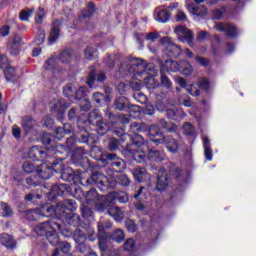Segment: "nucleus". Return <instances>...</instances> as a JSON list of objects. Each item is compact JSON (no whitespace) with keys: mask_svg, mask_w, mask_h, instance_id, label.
<instances>
[{"mask_svg":"<svg viewBox=\"0 0 256 256\" xmlns=\"http://www.w3.org/2000/svg\"><path fill=\"white\" fill-rule=\"evenodd\" d=\"M57 229L58 231H61V225L58 223H55L53 221L51 222H44L41 224H38L35 227V233L37 235L43 236L46 235V238L48 239L49 243L51 245L57 246L59 245V235H57Z\"/></svg>","mask_w":256,"mask_h":256,"instance_id":"f257e3e1","label":"nucleus"},{"mask_svg":"<svg viewBox=\"0 0 256 256\" xmlns=\"http://www.w3.org/2000/svg\"><path fill=\"white\" fill-rule=\"evenodd\" d=\"M92 181H94V183H97V185H101L102 187H107L108 185V187H111L112 189L117 186V183L123 185L124 187H127L130 183L129 178L125 175H121L118 178H107L105 175L99 172L92 175Z\"/></svg>","mask_w":256,"mask_h":256,"instance_id":"f03ea898","label":"nucleus"},{"mask_svg":"<svg viewBox=\"0 0 256 256\" xmlns=\"http://www.w3.org/2000/svg\"><path fill=\"white\" fill-rule=\"evenodd\" d=\"M186 9L188 13L194 17L195 21H201L205 19L209 13V10L206 6L189 3V0H186Z\"/></svg>","mask_w":256,"mask_h":256,"instance_id":"7ed1b4c3","label":"nucleus"},{"mask_svg":"<svg viewBox=\"0 0 256 256\" xmlns=\"http://www.w3.org/2000/svg\"><path fill=\"white\" fill-rule=\"evenodd\" d=\"M174 32L176 33L179 41L182 43H188V45L193 46V32L187 29V27L182 25L177 26L174 29Z\"/></svg>","mask_w":256,"mask_h":256,"instance_id":"20e7f679","label":"nucleus"},{"mask_svg":"<svg viewBox=\"0 0 256 256\" xmlns=\"http://www.w3.org/2000/svg\"><path fill=\"white\" fill-rule=\"evenodd\" d=\"M133 159L137 163H141L142 161H145V153L149 151V147L147 144L142 143L140 146L137 147V144L133 145Z\"/></svg>","mask_w":256,"mask_h":256,"instance_id":"39448f33","label":"nucleus"},{"mask_svg":"<svg viewBox=\"0 0 256 256\" xmlns=\"http://www.w3.org/2000/svg\"><path fill=\"white\" fill-rule=\"evenodd\" d=\"M153 17L158 23H167L171 17V14L165 9V7L159 6L155 8Z\"/></svg>","mask_w":256,"mask_h":256,"instance_id":"423d86ee","label":"nucleus"},{"mask_svg":"<svg viewBox=\"0 0 256 256\" xmlns=\"http://www.w3.org/2000/svg\"><path fill=\"white\" fill-rule=\"evenodd\" d=\"M161 44L165 47L166 51H169L174 57L181 55V49L179 46L174 45L169 37H164L161 39Z\"/></svg>","mask_w":256,"mask_h":256,"instance_id":"0eeeda50","label":"nucleus"},{"mask_svg":"<svg viewBox=\"0 0 256 256\" xmlns=\"http://www.w3.org/2000/svg\"><path fill=\"white\" fill-rule=\"evenodd\" d=\"M8 51L10 55H13L14 57L21 53V37L14 36L10 39L8 44Z\"/></svg>","mask_w":256,"mask_h":256,"instance_id":"6e6552de","label":"nucleus"},{"mask_svg":"<svg viewBox=\"0 0 256 256\" xmlns=\"http://www.w3.org/2000/svg\"><path fill=\"white\" fill-rule=\"evenodd\" d=\"M160 71L162 73H167L169 71L172 73H177V71H181V64L173 60H166L165 63L161 66Z\"/></svg>","mask_w":256,"mask_h":256,"instance_id":"1a4fd4ad","label":"nucleus"},{"mask_svg":"<svg viewBox=\"0 0 256 256\" xmlns=\"http://www.w3.org/2000/svg\"><path fill=\"white\" fill-rule=\"evenodd\" d=\"M216 29L217 31H225L226 35H228V37H235V35H238L239 30H237V28L231 24H216Z\"/></svg>","mask_w":256,"mask_h":256,"instance_id":"9d476101","label":"nucleus"},{"mask_svg":"<svg viewBox=\"0 0 256 256\" xmlns=\"http://www.w3.org/2000/svg\"><path fill=\"white\" fill-rule=\"evenodd\" d=\"M45 211L49 213L51 209L43 207L42 209L30 210L26 213V219H28V221H35V219H39V217H45Z\"/></svg>","mask_w":256,"mask_h":256,"instance_id":"9b49d317","label":"nucleus"},{"mask_svg":"<svg viewBox=\"0 0 256 256\" xmlns=\"http://www.w3.org/2000/svg\"><path fill=\"white\" fill-rule=\"evenodd\" d=\"M156 189L158 191H165V189H167V172H165V170H161L158 173Z\"/></svg>","mask_w":256,"mask_h":256,"instance_id":"f8f14e48","label":"nucleus"},{"mask_svg":"<svg viewBox=\"0 0 256 256\" xmlns=\"http://www.w3.org/2000/svg\"><path fill=\"white\" fill-rule=\"evenodd\" d=\"M203 147H204V155L207 161L213 160V151L211 150V142L209 141L208 137H203Z\"/></svg>","mask_w":256,"mask_h":256,"instance_id":"ddd939ff","label":"nucleus"},{"mask_svg":"<svg viewBox=\"0 0 256 256\" xmlns=\"http://www.w3.org/2000/svg\"><path fill=\"white\" fill-rule=\"evenodd\" d=\"M36 171L42 179H51L53 177V168L47 167L45 164H42L41 169Z\"/></svg>","mask_w":256,"mask_h":256,"instance_id":"4468645a","label":"nucleus"},{"mask_svg":"<svg viewBox=\"0 0 256 256\" xmlns=\"http://www.w3.org/2000/svg\"><path fill=\"white\" fill-rule=\"evenodd\" d=\"M0 241L2 245H5V247H7L8 249H13V247H15L16 245L15 240L9 234H2L0 236Z\"/></svg>","mask_w":256,"mask_h":256,"instance_id":"2eb2a0df","label":"nucleus"},{"mask_svg":"<svg viewBox=\"0 0 256 256\" xmlns=\"http://www.w3.org/2000/svg\"><path fill=\"white\" fill-rule=\"evenodd\" d=\"M133 175L135 180L138 181V183H143V181H145V179L149 177L147 175V170L143 168H137L136 170H134Z\"/></svg>","mask_w":256,"mask_h":256,"instance_id":"dca6fc26","label":"nucleus"},{"mask_svg":"<svg viewBox=\"0 0 256 256\" xmlns=\"http://www.w3.org/2000/svg\"><path fill=\"white\" fill-rule=\"evenodd\" d=\"M108 215L113 217L115 219V221H122L123 220V212L118 207H115V206L111 207L108 210Z\"/></svg>","mask_w":256,"mask_h":256,"instance_id":"f3484780","label":"nucleus"},{"mask_svg":"<svg viewBox=\"0 0 256 256\" xmlns=\"http://www.w3.org/2000/svg\"><path fill=\"white\" fill-rule=\"evenodd\" d=\"M179 71L180 73H182V75H185V77H187L193 73V66H191L189 62H181Z\"/></svg>","mask_w":256,"mask_h":256,"instance_id":"a211bd4d","label":"nucleus"},{"mask_svg":"<svg viewBox=\"0 0 256 256\" xmlns=\"http://www.w3.org/2000/svg\"><path fill=\"white\" fill-rule=\"evenodd\" d=\"M13 215V211L7 204L1 202L0 203V217H11Z\"/></svg>","mask_w":256,"mask_h":256,"instance_id":"6ab92c4d","label":"nucleus"},{"mask_svg":"<svg viewBox=\"0 0 256 256\" xmlns=\"http://www.w3.org/2000/svg\"><path fill=\"white\" fill-rule=\"evenodd\" d=\"M105 227L101 224L98 225V235H99V247L101 249V251H105V246L103 245V241H105V239L103 237H105Z\"/></svg>","mask_w":256,"mask_h":256,"instance_id":"aec40b11","label":"nucleus"},{"mask_svg":"<svg viewBox=\"0 0 256 256\" xmlns=\"http://www.w3.org/2000/svg\"><path fill=\"white\" fill-rule=\"evenodd\" d=\"M3 71L7 81H13V79H15V68L11 67V65H8L7 68H3Z\"/></svg>","mask_w":256,"mask_h":256,"instance_id":"412c9836","label":"nucleus"},{"mask_svg":"<svg viewBox=\"0 0 256 256\" xmlns=\"http://www.w3.org/2000/svg\"><path fill=\"white\" fill-rule=\"evenodd\" d=\"M58 39H59V30H58V28L53 27L50 32L48 41H49L50 45H53V43H55Z\"/></svg>","mask_w":256,"mask_h":256,"instance_id":"4be33fe9","label":"nucleus"},{"mask_svg":"<svg viewBox=\"0 0 256 256\" xmlns=\"http://www.w3.org/2000/svg\"><path fill=\"white\" fill-rule=\"evenodd\" d=\"M109 159H111L113 161L112 162L113 167H125V161H123L122 159H117V155L110 154ZM115 159H117V160H115Z\"/></svg>","mask_w":256,"mask_h":256,"instance_id":"5701e85b","label":"nucleus"},{"mask_svg":"<svg viewBox=\"0 0 256 256\" xmlns=\"http://www.w3.org/2000/svg\"><path fill=\"white\" fill-rule=\"evenodd\" d=\"M96 56H97V49H95V47H88V48H86V50H85V57H86V59L91 61Z\"/></svg>","mask_w":256,"mask_h":256,"instance_id":"b1692460","label":"nucleus"},{"mask_svg":"<svg viewBox=\"0 0 256 256\" xmlns=\"http://www.w3.org/2000/svg\"><path fill=\"white\" fill-rule=\"evenodd\" d=\"M115 105L116 109H118L119 111H123V109L127 107V100L124 97H121L118 100H116Z\"/></svg>","mask_w":256,"mask_h":256,"instance_id":"393cba45","label":"nucleus"},{"mask_svg":"<svg viewBox=\"0 0 256 256\" xmlns=\"http://www.w3.org/2000/svg\"><path fill=\"white\" fill-rule=\"evenodd\" d=\"M43 19H45V10L43 8H38L36 12L35 22L43 23Z\"/></svg>","mask_w":256,"mask_h":256,"instance_id":"a878e982","label":"nucleus"},{"mask_svg":"<svg viewBox=\"0 0 256 256\" xmlns=\"http://www.w3.org/2000/svg\"><path fill=\"white\" fill-rule=\"evenodd\" d=\"M34 43L36 45H43V43H45V31L44 30H40L39 34L36 36Z\"/></svg>","mask_w":256,"mask_h":256,"instance_id":"bb28decb","label":"nucleus"},{"mask_svg":"<svg viewBox=\"0 0 256 256\" xmlns=\"http://www.w3.org/2000/svg\"><path fill=\"white\" fill-rule=\"evenodd\" d=\"M167 149L168 151H170V153H175L177 149H179V146L177 145V141H175L174 139L170 140L167 143Z\"/></svg>","mask_w":256,"mask_h":256,"instance_id":"cd10ccee","label":"nucleus"},{"mask_svg":"<svg viewBox=\"0 0 256 256\" xmlns=\"http://www.w3.org/2000/svg\"><path fill=\"white\" fill-rule=\"evenodd\" d=\"M60 60L62 63H69L71 61V52L69 50L63 51L60 54Z\"/></svg>","mask_w":256,"mask_h":256,"instance_id":"c85d7f7f","label":"nucleus"},{"mask_svg":"<svg viewBox=\"0 0 256 256\" xmlns=\"http://www.w3.org/2000/svg\"><path fill=\"white\" fill-rule=\"evenodd\" d=\"M9 65V59L5 54H0V68L7 69Z\"/></svg>","mask_w":256,"mask_h":256,"instance_id":"c756f323","label":"nucleus"},{"mask_svg":"<svg viewBox=\"0 0 256 256\" xmlns=\"http://www.w3.org/2000/svg\"><path fill=\"white\" fill-rule=\"evenodd\" d=\"M124 249L126 251H133L135 249V240L134 239H128L124 243Z\"/></svg>","mask_w":256,"mask_h":256,"instance_id":"7c9ffc66","label":"nucleus"},{"mask_svg":"<svg viewBox=\"0 0 256 256\" xmlns=\"http://www.w3.org/2000/svg\"><path fill=\"white\" fill-rule=\"evenodd\" d=\"M145 85L148 89H155V87H157V84L155 83V78L153 77L145 78Z\"/></svg>","mask_w":256,"mask_h":256,"instance_id":"2f4dec72","label":"nucleus"},{"mask_svg":"<svg viewBox=\"0 0 256 256\" xmlns=\"http://www.w3.org/2000/svg\"><path fill=\"white\" fill-rule=\"evenodd\" d=\"M44 69L49 71L51 69H55V58L48 59L44 64Z\"/></svg>","mask_w":256,"mask_h":256,"instance_id":"473e14b6","label":"nucleus"},{"mask_svg":"<svg viewBox=\"0 0 256 256\" xmlns=\"http://www.w3.org/2000/svg\"><path fill=\"white\" fill-rule=\"evenodd\" d=\"M31 15H33V10H24L20 13V19L21 21H28Z\"/></svg>","mask_w":256,"mask_h":256,"instance_id":"72a5a7b5","label":"nucleus"},{"mask_svg":"<svg viewBox=\"0 0 256 256\" xmlns=\"http://www.w3.org/2000/svg\"><path fill=\"white\" fill-rule=\"evenodd\" d=\"M23 171H25V173H33V171H35V166L31 162H24Z\"/></svg>","mask_w":256,"mask_h":256,"instance_id":"f704fd0d","label":"nucleus"},{"mask_svg":"<svg viewBox=\"0 0 256 256\" xmlns=\"http://www.w3.org/2000/svg\"><path fill=\"white\" fill-rule=\"evenodd\" d=\"M114 239L117 243H121V241L125 239V234L123 233V230H117L114 234Z\"/></svg>","mask_w":256,"mask_h":256,"instance_id":"c9c22d12","label":"nucleus"},{"mask_svg":"<svg viewBox=\"0 0 256 256\" xmlns=\"http://www.w3.org/2000/svg\"><path fill=\"white\" fill-rule=\"evenodd\" d=\"M148 158L157 161V159H161V152L151 150L148 152Z\"/></svg>","mask_w":256,"mask_h":256,"instance_id":"e433bc0d","label":"nucleus"},{"mask_svg":"<svg viewBox=\"0 0 256 256\" xmlns=\"http://www.w3.org/2000/svg\"><path fill=\"white\" fill-rule=\"evenodd\" d=\"M158 38H159V34L155 32H151L146 35V41H148L149 43H154V41Z\"/></svg>","mask_w":256,"mask_h":256,"instance_id":"4c0bfd02","label":"nucleus"},{"mask_svg":"<svg viewBox=\"0 0 256 256\" xmlns=\"http://www.w3.org/2000/svg\"><path fill=\"white\" fill-rule=\"evenodd\" d=\"M161 82L164 87H171V80L165 76V72H161Z\"/></svg>","mask_w":256,"mask_h":256,"instance_id":"58836bf2","label":"nucleus"},{"mask_svg":"<svg viewBox=\"0 0 256 256\" xmlns=\"http://www.w3.org/2000/svg\"><path fill=\"white\" fill-rule=\"evenodd\" d=\"M176 21H187V14L181 10H178L176 14Z\"/></svg>","mask_w":256,"mask_h":256,"instance_id":"ea45409f","label":"nucleus"},{"mask_svg":"<svg viewBox=\"0 0 256 256\" xmlns=\"http://www.w3.org/2000/svg\"><path fill=\"white\" fill-rule=\"evenodd\" d=\"M134 99H136V101H139L140 103H145L147 101V96L142 93H136L134 94Z\"/></svg>","mask_w":256,"mask_h":256,"instance_id":"a19ab883","label":"nucleus"},{"mask_svg":"<svg viewBox=\"0 0 256 256\" xmlns=\"http://www.w3.org/2000/svg\"><path fill=\"white\" fill-rule=\"evenodd\" d=\"M149 135H151V137H157L161 135L159 133V128L157 126H151L149 129Z\"/></svg>","mask_w":256,"mask_h":256,"instance_id":"79ce46f5","label":"nucleus"},{"mask_svg":"<svg viewBox=\"0 0 256 256\" xmlns=\"http://www.w3.org/2000/svg\"><path fill=\"white\" fill-rule=\"evenodd\" d=\"M12 135L16 139H19V137H21V128H19V126H14L12 129Z\"/></svg>","mask_w":256,"mask_h":256,"instance_id":"37998d69","label":"nucleus"},{"mask_svg":"<svg viewBox=\"0 0 256 256\" xmlns=\"http://www.w3.org/2000/svg\"><path fill=\"white\" fill-rule=\"evenodd\" d=\"M61 251H63V253H69L71 251V244L67 242L62 243Z\"/></svg>","mask_w":256,"mask_h":256,"instance_id":"c03bdc74","label":"nucleus"},{"mask_svg":"<svg viewBox=\"0 0 256 256\" xmlns=\"http://www.w3.org/2000/svg\"><path fill=\"white\" fill-rule=\"evenodd\" d=\"M118 201L120 203H127V201H129V196L125 193H121L119 196H118Z\"/></svg>","mask_w":256,"mask_h":256,"instance_id":"a18cd8bd","label":"nucleus"},{"mask_svg":"<svg viewBox=\"0 0 256 256\" xmlns=\"http://www.w3.org/2000/svg\"><path fill=\"white\" fill-rule=\"evenodd\" d=\"M32 127H33V122H31V121L23 123V129H24V131H26V133H29V131H31Z\"/></svg>","mask_w":256,"mask_h":256,"instance_id":"49530a36","label":"nucleus"},{"mask_svg":"<svg viewBox=\"0 0 256 256\" xmlns=\"http://www.w3.org/2000/svg\"><path fill=\"white\" fill-rule=\"evenodd\" d=\"M9 26H4L2 28H0V34L2 35V37H7V35L9 34Z\"/></svg>","mask_w":256,"mask_h":256,"instance_id":"de8ad7c7","label":"nucleus"},{"mask_svg":"<svg viewBox=\"0 0 256 256\" xmlns=\"http://www.w3.org/2000/svg\"><path fill=\"white\" fill-rule=\"evenodd\" d=\"M93 98L96 103H101V101L103 100V94L96 92L94 93Z\"/></svg>","mask_w":256,"mask_h":256,"instance_id":"09e8293b","label":"nucleus"},{"mask_svg":"<svg viewBox=\"0 0 256 256\" xmlns=\"http://www.w3.org/2000/svg\"><path fill=\"white\" fill-rule=\"evenodd\" d=\"M200 89H208L209 88V81L207 79H202L199 84Z\"/></svg>","mask_w":256,"mask_h":256,"instance_id":"8fccbe9b","label":"nucleus"},{"mask_svg":"<svg viewBox=\"0 0 256 256\" xmlns=\"http://www.w3.org/2000/svg\"><path fill=\"white\" fill-rule=\"evenodd\" d=\"M184 129H185V133L187 135H191L192 131H193V125L189 124V123H186L184 125Z\"/></svg>","mask_w":256,"mask_h":256,"instance_id":"3c124183","label":"nucleus"},{"mask_svg":"<svg viewBox=\"0 0 256 256\" xmlns=\"http://www.w3.org/2000/svg\"><path fill=\"white\" fill-rule=\"evenodd\" d=\"M95 81V73H91L88 80H87V85H89V87H93V82Z\"/></svg>","mask_w":256,"mask_h":256,"instance_id":"603ef678","label":"nucleus"},{"mask_svg":"<svg viewBox=\"0 0 256 256\" xmlns=\"http://www.w3.org/2000/svg\"><path fill=\"white\" fill-rule=\"evenodd\" d=\"M87 9H88L89 13L88 14H84V17H91L93 12L95 11V7L93 6V4H89Z\"/></svg>","mask_w":256,"mask_h":256,"instance_id":"864d4df0","label":"nucleus"},{"mask_svg":"<svg viewBox=\"0 0 256 256\" xmlns=\"http://www.w3.org/2000/svg\"><path fill=\"white\" fill-rule=\"evenodd\" d=\"M190 95L193 97H198L199 95V90H196V88L192 85L191 88L189 89Z\"/></svg>","mask_w":256,"mask_h":256,"instance_id":"5fc2aeb1","label":"nucleus"},{"mask_svg":"<svg viewBox=\"0 0 256 256\" xmlns=\"http://www.w3.org/2000/svg\"><path fill=\"white\" fill-rule=\"evenodd\" d=\"M71 93H73V90L71 89V86H66V87H64V89H63V94H64L66 97H69V95H71Z\"/></svg>","mask_w":256,"mask_h":256,"instance_id":"6e6d98bb","label":"nucleus"},{"mask_svg":"<svg viewBox=\"0 0 256 256\" xmlns=\"http://www.w3.org/2000/svg\"><path fill=\"white\" fill-rule=\"evenodd\" d=\"M176 83L180 85V87H185L187 85V82H185V79L178 77L175 79Z\"/></svg>","mask_w":256,"mask_h":256,"instance_id":"4d7b16f0","label":"nucleus"},{"mask_svg":"<svg viewBox=\"0 0 256 256\" xmlns=\"http://www.w3.org/2000/svg\"><path fill=\"white\" fill-rule=\"evenodd\" d=\"M91 197H97V191L95 190H90L86 196V199L88 201H91Z\"/></svg>","mask_w":256,"mask_h":256,"instance_id":"13d9d810","label":"nucleus"},{"mask_svg":"<svg viewBox=\"0 0 256 256\" xmlns=\"http://www.w3.org/2000/svg\"><path fill=\"white\" fill-rule=\"evenodd\" d=\"M214 19H221L223 17V12L221 10H215L213 12Z\"/></svg>","mask_w":256,"mask_h":256,"instance_id":"bf43d9fd","label":"nucleus"},{"mask_svg":"<svg viewBox=\"0 0 256 256\" xmlns=\"http://www.w3.org/2000/svg\"><path fill=\"white\" fill-rule=\"evenodd\" d=\"M207 38V32L201 31L198 33L197 39L198 41H203V39Z\"/></svg>","mask_w":256,"mask_h":256,"instance_id":"052dcab7","label":"nucleus"},{"mask_svg":"<svg viewBox=\"0 0 256 256\" xmlns=\"http://www.w3.org/2000/svg\"><path fill=\"white\" fill-rule=\"evenodd\" d=\"M40 54H41V48L37 47V48L33 49V51H32L33 57H39Z\"/></svg>","mask_w":256,"mask_h":256,"instance_id":"680f3d73","label":"nucleus"},{"mask_svg":"<svg viewBox=\"0 0 256 256\" xmlns=\"http://www.w3.org/2000/svg\"><path fill=\"white\" fill-rule=\"evenodd\" d=\"M196 61H197L200 65H207V63H209V62L207 61V59L201 58V57L196 58Z\"/></svg>","mask_w":256,"mask_h":256,"instance_id":"e2e57ef3","label":"nucleus"},{"mask_svg":"<svg viewBox=\"0 0 256 256\" xmlns=\"http://www.w3.org/2000/svg\"><path fill=\"white\" fill-rule=\"evenodd\" d=\"M85 91H87V88H85V87H80V88H79V90H78V92H77V97H78V99H81V93H82V94H85Z\"/></svg>","mask_w":256,"mask_h":256,"instance_id":"0e129e2a","label":"nucleus"},{"mask_svg":"<svg viewBox=\"0 0 256 256\" xmlns=\"http://www.w3.org/2000/svg\"><path fill=\"white\" fill-rule=\"evenodd\" d=\"M132 89H134L135 91H139L141 89V83L139 82L132 83Z\"/></svg>","mask_w":256,"mask_h":256,"instance_id":"69168bd1","label":"nucleus"},{"mask_svg":"<svg viewBox=\"0 0 256 256\" xmlns=\"http://www.w3.org/2000/svg\"><path fill=\"white\" fill-rule=\"evenodd\" d=\"M126 87H127V86H126L124 83H120V84L118 85V91H119L120 93H123V91H125Z\"/></svg>","mask_w":256,"mask_h":256,"instance_id":"338daca9","label":"nucleus"},{"mask_svg":"<svg viewBox=\"0 0 256 256\" xmlns=\"http://www.w3.org/2000/svg\"><path fill=\"white\" fill-rule=\"evenodd\" d=\"M61 233L64 237H71V232L69 230H62Z\"/></svg>","mask_w":256,"mask_h":256,"instance_id":"774afa93","label":"nucleus"}]
</instances>
